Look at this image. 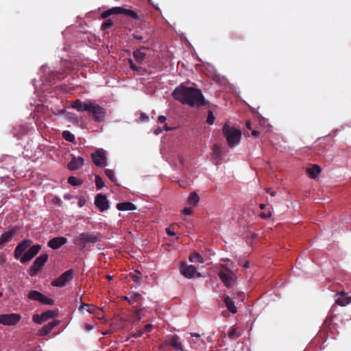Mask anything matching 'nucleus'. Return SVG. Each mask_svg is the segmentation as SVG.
I'll return each instance as SVG.
<instances>
[{"label": "nucleus", "mask_w": 351, "mask_h": 351, "mask_svg": "<svg viewBox=\"0 0 351 351\" xmlns=\"http://www.w3.org/2000/svg\"><path fill=\"white\" fill-rule=\"evenodd\" d=\"M86 202V199L84 197H79L78 206L80 208L83 207L85 205Z\"/></svg>", "instance_id": "nucleus-39"}, {"label": "nucleus", "mask_w": 351, "mask_h": 351, "mask_svg": "<svg viewBox=\"0 0 351 351\" xmlns=\"http://www.w3.org/2000/svg\"><path fill=\"white\" fill-rule=\"evenodd\" d=\"M84 163V160L82 157H75L73 156L71 160L68 164V168L70 170H77L83 166Z\"/></svg>", "instance_id": "nucleus-20"}, {"label": "nucleus", "mask_w": 351, "mask_h": 351, "mask_svg": "<svg viewBox=\"0 0 351 351\" xmlns=\"http://www.w3.org/2000/svg\"><path fill=\"white\" fill-rule=\"evenodd\" d=\"M223 301L226 304V306L228 308L229 311H230L233 314H234L237 312V308L235 306L234 302L232 301V299L229 296H228V295L223 296Z\"/></svg>", "instance_id": "nucleus-24"}, {"label": "nucleus", "mask_w": 351, "mask_h": 351, "mask_svg": "<svg viewBox=\"0 0 351 351\" xmlns=\"http://www.w3.org/2000/svg\"><path fill=\"white\" fill-rule=\"evenodd\" d=\"M134 56L137 62H141L144 60L145 53L141 49H138L134 52Z\"/></svg>", "instance_id": "nucleus-30"}, {"label": "nucleus", "mask_w": 351, "mask_h": 351, "mask_svg": "<svg viewBox=\"0 0 351 351\" xmlns=\"http://www.w3.org/2000/svg\"><path fill=\"white\" fill-rule=\"evenodd\" d=\"M97 316V317L99 319H103V315H102V311L99 309V311H96V313H95Z\"/></svg>", "instance_id": "nucleus-43"}, {"label": "nucleus", "mask_w": 351, "mask_h": 351, "mask_svg": "<svg viewBox=\"0 0 351 351\" xmlns=\"http://www.w3.org/2000/svg\"><path fill=\"white\" fill-rule=\"evenodd\" d=\"M321 172V168L317 165H313L311 168L306 169V173L312 179H315Z\"/></svg>", "instance_id": "nucleus-26"}, {"label": "nucleus", "mask_w": 351, "mask_h": 351, "mask_svg": "<svg viewBox=\"0 0 351 351\" xmlns=\"http://www.w3.org/2000/svg\"><path fill=\"white\" fill-rule=\"evenodd\" d=\"M167 345H169L176 350H181V343L178 341V338L176 336L171 337L169 339L166 341Z\"/></svg>", "instance_id": "nucleus-27"}, {"label": "nucleus", "mask_w": 351, "mask_h": 351, "mask_svg": "<svg viewBox=\"0 0 351 351\" xmlns=\"http://www.w3.org/2000/svg\"><path fill=\"white\" fill-rule=\"evenodd\" d=\"M258 131H256V130H253L252 132V134L254 136H257L258 135Z\"/></svg>", "instance_id": "nucleus-52"}, {"label": "nucleus", "mask_w": 351, "mask_h": 351, "mask_svg": "<svg viewBox=\"0 0 351 351\" xmlns=\"http://www.w3.org/2000/svg\"><path fill=\"white\" fill-rule=\"evenodd\" d=\"M28 298L40 302L45 304L52 305L53 300L38 291H31L28 294Z\"/></svg>", "instance_id": "nucleus-10"}, {"label": "nucleus", "mask_w": 351, "mask_h": 351, "mask_svg": "<svg viewBox=\"0 0 351 351\" xmlns=\"http://www.w3.org/2000/svg\"><path fill=\"white\" fill-rule=\"evenodd\" d=\"M272 215V212L271 210H268L267 212L266 213H261L259 216L262 219H268V218H270Z\"/></svg>", "instance_id": "nucleus-37"}, {"label": "nucleus", "mask_w": 351, "mask_h": 351, "mask_svg": "<svg viewBox=\"0 0 351 351\" xmlns=\"http://www.w3.org/2000/svg\"><path fill=\"white\" fill-rule=\"evenodd\" d=\"M225 261L226 262H230V265L232 266L233 265V263L232 261H230L229 259H224Z\"/></svg>", "instance_id": "nucleus-57"}, {"label": "nucleus", "mask_w": 351, "mask_h": 351, "mask_svg": "<svg viewBox=\"0 0 351 351\" xmlns=\"http://www.w3.org/2000/svg\"><path fill=\"white\" fill-rule=\"evenodd\" d=\"M166 117L165 116H159L158 118V121L161 123H163L165 122L166 121Z\"/></svg>", "instance_id": "nucleus-45"}, {"label": "nucleus", "mask_w": 351, "mask_h": 351, "mask_svg": "<svg viewBox=\"0 0 351 351\" xmlns=\"http://www.w3.org/2000/svg\"><path fill=\"white\" fill-rule=\"evenodd\" d=\"M95 182L97 188L101 189L104 186V182L99 176H95Z\"/></svg>", "instance_id": "nucleus-34"}, {"label": "nucleus", "mask_w": 351, "mask_h": 351, "mask_svg": "<svg viewBox=\"0 0 351 351\" xmlns=\"http://www.w3.org/2000/svg\"><path fill=\"white\" fill-rule=\"evenodd\" d=\"M68 183L72 186H80L83 183V180L75 176H71L68 178Z\"/></svg>", "instance_id": "nucleus-31"}, {"label": "nucleus", "mask_w": 351, "mask_h": 351, "mask_svg": "<svg viewBox=\"0 0 351 351\" xmlns=\"http://www.w3.org/2000/svg\"><path fill=\"white\" fill-rule=\"evenodd\" d=\"M131 278L134 282H138L140 280V277L136 274H132Z\"/></svg>", "instance_id": "nucleus-46"}, {"label": "nucleus", "mask_w": 351, "mask_h": 351, "mask_svg": "<svg viewBox=\"0 0 351 351\" xmlns=\"http://www.w3.org/2000/svg\"><path fill=\"white\" fill-rule=\"evenodd\" d=\"M152 328V325L151 324H146L145 325V329L149 331Z\"/></svg>", "instance_id": "nucleus-54"}, {"label": "nucleus", "mask_w": 351, "mask_h": 351, "mask_svg": "<svg viewBox=\"0 0 351 351\" xmlns=\"http://www.w3.org/2000/svg\"><path fill=\"white\" fill-rule=\"evenodd\" d=\"M107 333H108V332H103V335H106Z\"/></svg>", "instance_id": "nucleus-63"}, {"label": "nucleus", "mask_w": 351, "mask_h": 351, "mask_svg": "<svg viewBox=\"0 0 351 351\" xmlns=\"http://www.w3.org/2000/svg\"><path fill=\"white\" fill-rule=\"evenodd\" d=\"M41 246L40 245H34L29 247V249L25 252L23 256L21 257V262L25 263L32 260L40 250Z\"/></svg>", "instance_id": "nucleus-12"}, {"label": "nucleus", "mask_w": 351, "mask_h": 351, "mask_svg": "<svg viewBox=\"0 0 351 351\" xmlns=\"http://www.w3.org/2000/svg\"><path fill=\"white\" fill-rule=\"evenodd\" d=\"M335 302L341 306H345L351 303V297L348 296L344 291L339 292L336 295Z\"/></svg>", "instance_id": "nucleus-17"}, {"label": "nucleus", "mask_w": 351, "mask_h": 351, "mask_svg": "<svg viewBox=\"0 0 351 351\" xmlns=\"http://www.w3.org/2000/svg\"><path fill=\"white\" fill-rule=\"evenodd\" d=\"M73 278V271L70 269L64 272L59 278L54 280L51 285L54 287H62Z\"/></svg>", "instance_id": "nucleus-8"}, {"label": "nucleus", "mask_w": 351, "mask_h": 351, "mask_svg": "<svg viewBox=\"0 0 351 351\" xmlns=\"http://www.w3.org/2000/svg\"><path fill=\"white\" fill-rule=\"evenodd\" d=\"M117 208L120 211L134 210L136 206L130 202H121L117 204Z\"/></svg>", "instance_id": "nucleus-23"}, {"label": "nucleus", "mask_w": 351, "mask_h": 351, "mask_svg": "<svg viewBox=\"0 0 351 351\" xmlns=\"http://www.w3.org/2000/svg\"><path fill=\"white\" fill-rule=\"evenodd\" d=\"M106 173L107 176L110 175L109 171L108 169L106 170Z\"/></svg>", "instance_id": "nucleus-59"}, {"label": "nucleus", "mask_w": 351, "mask_h": 351, "mask_svg": "<svg viewBox=\"0 0 351 351\" xmlns=\"http://www.w3.org/2000/svg\"><path fill=\"white\" fill-rule=\"evenodd\" d=\"M99 240V237L90 233H82L75 239L74 243L84 247L87 243H96Z\"/></svg>", "instance_id": "nucleus-4"}, {"label": "nucleus", "mask_w": 351, "mask_h": 351, "mask_svg": "<svg viewBox=\"0 0 351 351\" xmlns=\"http://www.w3.org/2000/svg\"><path fill=\"white\" fill-rule=\"evenodd\" d=\"M180 273L187 278L201 277L200 273L197 271L196 268L193 265H188L184 263H182L180 264Z\"/></svg>", "instance_id": "nucleus-6"}, {"label": "nucleus", "mask_w": 351, "mask_h": 351, "mask_svg": "<svg viewBox=\"0 0 351 351\" xmlns=\"http://www.w3.org/2000/svg\"><path fill=\"white\" fill-rule=\"evenodd\" d=\"M66 242L67 239L65 237H58L51 239L48 243V245L53 250H57L66 243Z\"/></svg>", "instance_id": "nucleus-19"}, {"label": "nucleus", "mask_w": 351, "mask_h": 351, "mask_svg": "<svg viewBox=\"0 0 351 351\" xmlns=\"http://www.w3.org/2000/svg\"><path fill=\"white\" fill-rule=\"evenodd\" d=\"M5 261L4 256H0V264H3Z\"/></svg>", "instance_id": "nucleus-51"}, {"label": "nucleus", "mask_w": 351, "mask_h": 351, "mask_svg": "<svg viewBox=\"0 0 351 351\" xmlns=\"http://www.w3.org/2000/svg\"><path fill=\"white\" fill-rule=\"evenodd\" d=\"M16 232V229L13 228L4 232L0 237V245H3L5 243L10 241L14 237Z\"/></svg>", "instance_id": "nucleus-21"}, {"label": "nucleus", "mask_w": 351, "mask_h": 351, "mask_svg": "<svg viewBox=\"0 0 351 351\" xmlns=\"http://www.w3.org/2000/svg\"><path fill=\"white\" fill-rule=\"evenodd\" d=\"M108 16H110V10H106L101 14L103 19L107 18Z\"/></svg>", "instance_id": "nucleus-47"}, {"label": "nucleus", "mask_w": 351, "mask_h": 351, "mask_svg": "<svg viewBox=\"0 0 351 351\" xmlns=\"http://www.w3.org/2000/svg\"><path fill=\"white\" fill-rule=\"evenodd\" d=\"M92 158L97 166L102 167L106 164V158L103 150H98L92 154Z\"/></svg>", "instance_id": "nucleus-16"}, {"label": "nucleus", "mask_w": 351, "mask_h": 351, "mask_svg": "<svg viewBox=\"0 0 351 351\" xmlns=\"http://www.w3.org/2000/svg\"><path fill=\"white\" fill-rule=\"evenodd\" d=\"M189 260L192 263H203L204 262V258L197 252L191 253L189 255Z\"/></svg>", "instance_id": "nucleus-29"}, {"label": "nucleus", "mask_w": 351, "mask_h": 351, "mask_svg": "<svg viewBox=\"0 0 351 351\" xmlns=\"http://www.w3.org/2000/svg\"><path fill=\"white\" fill-rule=\"evenodd\" d=\"M21 319V315L19 313L1 314L0 324L3 326H15Z\"/></svg>", "instance_id": "nucleus-5"}, {"label": "nucleus", "mask_w": 351, "mask_h": 351, "mask_svg": "<svg viewBox=\"0 0 351 351\" xmlns=\"http://www.w3.org/2000/svg\"><path fill=\"white\" fill-rule=\"evenodd\" d=\"M125 299L130 304H134L141 301V295L138 293H130L128 297H125Z\"/></svg>", "instance_id": "nucleus-28"}, {"label": "nucleus", "mask_w": 351, "mask_h": 351, "mask_svg": "<svg viewBox=\"0 0 351 351\" xmlns=\"http://www.w3.org/2000/svg\"><path fill=\"white\" fill-rule=\"evenodd\" d=\"M80 311L82 314L85 313L95 314L96 311H99V309L91 304H82L80 307Z\"/></svg>", "instance_id": "nucleus-25"}, {"label": "nucleus", "mask_w": 351, "mask_h": 351, "mask_svg": "<svg viewBox=\"0 0 351 351\" xmlns=\"http://www.w3.org/2000/svg\"><path fill=\"white\" fill-rule=\"evenodd\" d=\"M239 336L238 330L237 328H232L228 332V337L231 339L235 338Z\"/></svg>", "instance_id": "nucleus-35"}, {"label": "nucleus", "mask_w": 351, "mask_h": 351, "mask_svg": "<svg viewBox=\"0 0 351 351\" xmlns=\"http://www.w3.org/2000/svg\"><path fill=\"white\" fill-rule=\"evenodd\" d=\"M182 213L184 214V215H189L192 213V209L191 208H184L183 210H182Z\"/></svg>", "instance_id": "nucleus-42"}, {"label": "nucleus", "mask_w": 351, "mask_h": 351, "mask_svg": "<svg viewBox=\"0 0 351 351\" xmlns=\"http://www.w3.org/2000/svg\"><path fill=\"white\" fill-rule=\"evenodd\" d=\"M88 113L92 114L96 121H101L104 119L106 112L104 108L93 102Z\"/></svg>", "instance_id": "nucleus-11"}, {"label": "nucleus", "mask_w": 351, "mask_h": 351, "mask_svg": "<svg viewBox=\"0 0 351 351\" xmlns=\"http://www.w3.org/2000/svg\"><path fill=\"white\" fill-rule=\"evenodd\" d=\"M110 27V21L107 20L102 25V28L104 30H107Z\"/></svg>", "instance_id": "nucleus-41"}, {"label": "nucleus", "mask_w": 351, "mask_h": 351, "mask_svg": "<svg viewBox=\"0 0 351 351\" xmlns=\"http://www.w3.org/2000/svg\"><path fill=\"white\" fill-rule=\"evenodd\" d=\"M219 277L226 287H230L237 280L235 274L223 265H221Z\"/></svg>", "instance_id": "nucleus-3"}, {"label": "nucleus", "mask_w": 351, "mask_h": 351, "mask_svg": "<svg viewBox=\"0 0 351 351\" xmlns=\"http://www.w3.org/2000/svg\"><path fill=\"white\" fill-rule=\"evenodd\" d=\"M123 14L130 16L134 19H138V15L135 12L130 9H125L121 7H115L111 8V14Z\"/></svg>", "instance_id": "nucleus-18"}, {"label": "nucleus", "mask_w": 351, "mask_h": 351, "mask_svg": "<svg viewBox=\"0 0 351 351\" xmlns=\"http://www.w3.org/2000/svg\"><path fill=\"white\" fill-rule=\"evenodd\" d=\"M245 125H246V127H247L249 130H250V129H251V123H250V121H246V123H245Z\"/></svg>", "instance_id": "nucleus-49"}, {"label": "nucleus", "mask_w": 351, "mask_h": 351, "mask_svg": "<svg viewBox=\"0 0 351 351\" xmlns=\"http://www.w3.org/2000/svg\"><path fill=\"white\" fill-rule=\"evenodd\" d=\"M32 241L30 239H25L19 243L14 250V257L16 259H21L23 253L31 245Z\"/></svg>", "instance_id": "nucleus-15"}, {"label": "nucleus", "mask_w": 351, "mask_h": 351, "mask_svg": "<svg viewBox=\"0 0 351 351\" xmlns=\"http://www.w3.org/2000/svg\"><path fill=\"white\" fill-rule=\"evenodd\" d=\"M175 99L191 107H201L205 105V99L201 91L197 88L180 85L173 92Z\"/></svg>", "instance_id": "nucleus-1"}, {"label": "nucleus", "mask_w": 351, "mask_h": 351, "mask_svg": "<svg viewBox=\"0 0 351 351\" xmlns=\"http://www.w3.org/2000/svg\"><path fill=\"white\" fill-rule=\"evenodd\" d=\"M214 121H215V117H214V115L213 114V113H212L211 112H209V114H208V115L206 122H207L209 125H212V124H213Z\"/></svg>", "instance_id": "nucleus-38"}, {"label": "nucleus", "mask_w": 351, "mask_h": 351, "mask_svg": "<svg viewBox=\"0 0 351 351\" xmlns=\"http://www.w3.org/2000/svg\"><path fill=\"white\" fill-rule=\"evenodd\" d=\"M243 267H245V268H248V267H249V266H250V263H249V261H246L245 262V263L243 264Z\"/></svg>", "instance_id": "nucleus-50"}, {"label": "nucleus", "mask_w": 351, "mask_h": 351, "mask_svg": "<svg viewBox=\"0 0 351 351\" xmlns=\"http://www.w3.org/2000/svg\"><path fill=\"white\" fill-rule=\"evenodd\" d=\"M164 128L165 130L168 131L169 130V128L167 126V125H165L164 126Z\"/></svg>", "instance_id": "nucleus-58"}, {"label": "nucleus", "mask_w": 351, "mask_h": 351, "mask_svg": "<svg viewBox=\"0 0 351 351\" xmlns=\"http://www.w3.org/2000/svg\"><path fill=\"white\" fill-rule=\"evenodd\" d=\"M199 200V196L198 195L195 193V192H193L190 194L189 198H188V202L190 204H196Z\"/></svg>", "instance_id": "nucleus-32"}, {"label": "nucleus", "mask_w": 351, "mask_h": 351, "mask_svg": "<svg viewBox=\"0 0 351 351\" xmlns=\"http://www.w3.org/2000/svg\"><path fill=\"white\" fill-rule=\"evenodd\" d=\"M265 191L267 193H269L271 196L276 195V192L271 190L270 189H266Z\"/></svg>", "instance_id": "nucleus-48"}, {"label": "nucleus", "mask_w": 351, "mask_h": 351, "mask_svg": "<svg viewBox=\"0 0 351 351\" xmlns=\"http://www.w3.org/2000/svg\"><path fill=\"white\" fill-rule=\"evenodd\" d=\"M265 206H265V204H261L259 205V207H260V208H261V210H263V209L265 208Z\"/></svg>", "instance_id": "nucleus-55"}, {"label": "nucleus", "mask_w": 351, "mask_h": 351, "mask_svg": "<svg viewBox=\"0 0 351 351\" xmlns=\"http://www.w3.org/2000/svg\"><path fill=\"white\" fill-rule=\"evenodd\" d=\"M84 328L86 331H90L93 329V326H92L91 324H86L84 325Z\"/></svg>", "instance_id": "nucleus-44"}, {"label": "nucleus", "mask_w": 351, "mask_h": 351, "mask_svg": "<svg viewBox=\"0 0 351 351\" xmlns=\"http://www.w3.org/2000/svg\"><path fill=\"white\" fill-rule=\"evenodd\" d=\"M48 259L47 254H43L39 256L34 261L33 265L30 268L29 274L31 276H34L42 269L45 263Z\"/></svg>", "instance_id": "nucleus-7"}, {"label": "nucleus", "mask_w": 351, "mask_h": 351, "mask_svg": "<svg viewBox=\"0 0 351 351\" xmlns=\"http://www.w3.org/2000/svg\"><path fill=\"white\" fill-rule=\"evenodd\" d=\"M62 136L65 140L69 142H73L75 140L74 135L69 131H64L62 132Z\"/></svg>", "instance_id": "nucleus-33"}, {"label": "nucleus", "mask_w": 351, "mask_h": 351, "mask_svg": "<svg viewBox=\"0 0 351 351\" xmlns=\"http://www.w3.org/2000/svg\"><path fill=\"white\" fill-rule=\"evenodd\" d=\"M57 315L58 313L56 311L49 310L43 312L41 314H34L32 316V320L38 324H42L43 322L47 321L49 319L54 318Z\"/></svg>", "instance_id": "nucleus-9"}, {"label": "nucleus", "mask_w": 351, "mask_h": 351, "mask_svg": "<svg viewBox=\"0 0 351 351\" xmlns=\"http://www.w3.org/2000/svg\"><path fill=\"white\" fill-rule=\"evenodd\" d=\"M110 180H111V182H113V179H112V176H111Z\"/></svg>", "instance_id": "nucleus-62"}, {"label": "nucleus", "mask_w": 351, "mask_h": 351, "mask_svg": "<svg viewBox=\"0 0 351 351\" xmlns=\"http://www.w3.org/2000/svg\"><path fill=\"white\" fill-rule=\"evenodd\" d=\"M223 134L230 147L236 146L241 141V131L230 127L227 123L223 125Z\"/></svg>", "instance_id": "nucleus-2"}, {"label": "nucleus", "mask_w": 351, "mask_h": 351, "mask_svg": "<svg viewBox=\"0 0 351 351\" xmlns=\"http://www.w3.org/2000/svg\"><path fill=\"white\" fill-rule=\"evenodd\" d=\"M191 337H197V338H199L200 337V335L199 334H197V333H191Z\"/></svg>", "instance_id": "nucleus-53"}, {"label": "nucleus", "mask_w": 351, "mask_h": 351, "mask_svg": "<svg viewBox=\"0 0 351 351\" xmlns=\"http://www.w3.org/2000/svg\"><path fill=\"white\" fill-rule=\"evenodd\" d=\"M59 324L58 321H53L48 324L45 325L44 327L42 328V329L39 331V335L40 336H45L47 335L51 332L52 329L58 326Z\"/></svg>", "instance_id": "nucleus-22"}, {"label": "nucleus", "mask_w": 351, "mask_h": 351, "mask_svg": "<svg viewBox=\"0 0 351 351\" xmlns=\"http://www.w3.org/2000/svg\"><path fill=\"white\" fill-rule=\"evenodd\" d=\"M213 153L215 155H216L217 157H219L221 153V149L220 146L217 145H215L213 148Z\"/></svg>", "instance_id": "nucleus-36"}, {"label": "nucleus", "mask_w": 351, "mask_h": 351, "mask_svg": "<svg viewBox=\"0 0 351 351\" xmlns=\"http://www.w3.org/2000/svg\"><path fill=\"white\" fill-rule=\"evenodd\" d=\"M95 204L101 212L106 210L109 207L107 197L102 194H98L96 195Z\"/></svg>", "instance_id": "nucleus-13"}, {"label": "nucleus", "mask_w": 351, "mask_h": 351, "mask_svg": "<svg viewBox=\"0 0 351 351\" xmlns=\"http://www.w3.org/2000/svg\"><path fill=\"white\" fill-rule=\"evenodd\" d=\"M64 198L66 199H70L71 198V195H65Z\"/></svg>", "instance_id": "nucleus-56"}, {"label": "nucleus", "mask_w": 351, "mask_h": 351, "mask_svg": "<svg viewBox=\"0 0 351 351\" xmlns=\"http://www.w3.org/2000/svg\"><path fill=\"white\" fill-rule=\"evenodd\" d=\"M165 231L167 232V234L169 236H175L176 235V233L174 232V231L172 230L171 227H168L165 229Z\"/></svg>", "instance_id": "nucleus-40"}, {"label": "nucleus", "mask_w": 351, "mask_h": 351, "mask_svg": "<svg viewBox=\"0 0 351 351\" xmlns=\"http://www.w3.org/2000/svg\"><path fill=\"white\" fill-rule=\"evenodd\" d=\"M131 67L133 69H135L134 66H133V64L132 62H131Z\"/></svg>", "instance_id": "nucleus-60"}, {"label": "nucleus", "mask_w": 351, "mask_h": 351, "mask_svg": "<svg viewBox=\"0 0 351 351\" xmlns=\"http://www.w3.org/2000/svg\"><path fill=\"white\" fill-rule=\"evenodd\" d=\"M3 295V293L0 291V298Z\"/></svg>", "instance_id": "nucleus-61"}, {"label": "nucleus", "mask_w": 351, "mask_h": 351, "mask_svg": "<svg viewBox=\"0 0 351 351\" xmlns=\"http://www.w3.org/2000/svg\"><path fill=\"white\" fill-rule=\"evenodd\" d=\"M92 101H82L80 99L74 101L71 105L72 108L79 112H88L90 111L92 107Z\"/></svg>", "instance_id": "nucleus-14"}]
</instances>
